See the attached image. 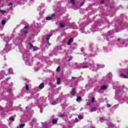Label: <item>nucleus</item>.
<instances>
[{"label": "nucleus", "instance_id": "18", "mask_svg": "<svg viewBox=\"0 0 128 128\" xmlns=\"http://www.w3.org/2000/svg\"><path fill=\"white\" fill-rule=\"evenodd\" d=\"M9 120H12V122H14V118L10 117L9 118Z\"/></svg>", "mask_w": 128, "mask_h": 128}, {"label": "nucleus", "instance_id": "33", "mask_svg": "<svg viewBox=\"0 0 128 128\" xmlns=\"http://www.w3.org/2000/svg\"><path fill=\"white\" fill-rule=\"evenodd\" d=\"M72 79L74 80V78H76L72 76Z\"/></svg>", "mask_w": 128, "mask_h": 128}, {"label": "nucleus", "instance_id": "35", "mask_svg": "<svg viewBox=\"0 0 128 128\" xmlns=\"http://www.w3.org/2000/svg\"><path fill=\"white\" fill-rule=\"evenodd\" d=\"M112 128H114V125L112 126Z\"/></svg>", "mask_w": 128, "mask_h": 128}, {"label": "nucleus", "instance_id": "12", "mask_svg": "<svg viewBox=\"0 0 128 128\" xmlns=\"http://www.w3.org/2000/svg\"><path fill=\"white\" fill-rule=\"evenodd\" d=\"M6 12L4 10H2L0 9V13L4 14H6Z\"/></svg>", "mask_w": 128, "mask_h": 128}, {"label": "nucleus", "instance_id": "13", "mask_svg": "<svg viewBox=\"0 0 128 128\" xmlns=\"http://www.w3.org/2000/svg\"><path fill=\"white\" fill-rule=\"evenodd\" d=\"M80 100H82L81 96H78L76 98V102H80Z\"/></svg>", "mask_w": 128, "mask_h": 128}, {"label": "nucleus", "instance_id": "16", "mask_svg": "<svg viewBox=\"0 0 128 128\" xmlns=\"http://www.w3.org/2000/svg\"><path fill=\"white\" fill-rule=\"evenodd\" d=\"M2 26H4V24H6V20H2Z\"/></svg>", "mask_w": 128, "mask_h": 128}, {"label": "nucleus", "instance_id": "9", "mask_svg": "<svg viewBox=\"0 0 128 128\" xmlns=\"http://www.w3.org/2000/svg\"><path fill=\"white\" fill-rule=\"evenodd\" d=\"M101 88L102 90H106V88H108V86H102V87H101Z\"/></svg>", "mask_w": 128, "mask_h": 128}, {"label": "nucleus", "instance_id": "1", "mask_svg": "<svg viewBox=\"0 0 128 128\" xmlns=\"http://www.w3.org/2000/svg\"><path fill=\"white\" fill-rule=\"evenodd\" d=\"M28 44L30 46V50H33V52H36V50H38V47L34 46L32 43L29 42Z\"/></svg>", "mask_w": 128, "mask_h": 128}, {"label": "nucleus", "instance_id": "2", "mask_svg": "<svg viewBox=\"0 0 128 128\" xmlns=\"http://www.w3.org/2000/svg\"><path fill=\"white\" fill-rule=\"evenodd\" d=\"M52 36V34H50L46 36V40L48 41V44L50 45V42H48V40H50V36Z\"/></svg>", "mask_w": 128, "mask_h": 128}, {"label": "nucleus", "instance_id": "28", "mask_svg": "<svg viewBox=\"0 0 128 128\" xmlns=\"http://www.w3.org/2000/svg\"><path fill=\"white\" fill-rule=\"evenodd\" d=\"M24 34H28V30H24Z\"/></svg>", "mask_w": 128, "mask_h": 128}, {"label": "nucleus", "instance_id": "10", "mask_svg": "<svg viewBox=\"0 0 128 128\" xmlns=\"http://www.w3.org/2000/svg\"><path fill=\"white\" fill-rule=\"evenodd\" d=\"M96 107H93L91 109V112H96Z\"/></svg>", "mask_w": 128, "mask_h": 128}, {"label": "nucleus", "instance_id": "30", "mask_svg": "<svg viewBox=\"0 0 128 128\" xmlns=\"http://www.w3.org/2000/svg\"><path fill=\"white\" fill-rule=\"evenodd\" d=\"M24 28H26V30H28V26H25L24 27Z\"/></svg>", "mask_w": 128, "mask_h": 128}, {"label": "nucleus", "instance_id": "14", "mask_svg": "<svg viewBox=\"0 0 128 128\" xmlns=\"http://www.w3.org/2000/svg\"><path fill=\"white\" fill-rule=\"evenodd\" d=\"M78 118H79V120H82V118H84V116L82 115H78Z\"/></svg>", "mask_w": 128, "mask_h": 128}, {"label": "nucleus", "instance_id": "15", "mask_svg": "<svg viewBox=\"0 0 128 128\" xmlns=\"http://www.w3.org/2000/svg\"><path fill=\"white\" fill-rule=\"evenodd\" d=\"M26 90H30V86H28V84H26Z\"/></svg>", "mask_w": 128, "mask_h": 128}, {"label": "nucleus", "instance_id": "6", "mask_svg": "<svg viewBox=\"0 0 128 128\" xmlns=\"http://www.w3.org/2000/svg\"><path fill=\"white\" fill-rule=\"evenodd\" d=\"M52 122L53 124H56L58 123V120H55V119H53L52 120Z\"/></svg>", "mask_w": 128, "mask_h": 128}, {"label": "nucleus", "instance_id": "21", "mask_svg": "<svg viewBox=\"0 0 128 128\" xmlns=\"http://www.w3.org/2000/svg\"><path fill=\"white\" fill-rule=\"evenodd\" d=\"M71 3L72 4H76V2H74V0H71Z\"/></svg>", "mask_w": 128, "mask_h": 128}, {"label": "nucleus", "instance_id": "8", "mask_svg": "<svg viewBox=\"0 0 128 128\" xmlns=\"http://www.w3.org/2000/svg\"><path fill=\"white\" fill-rule=\"evenodd\" d=\"M60 84V78H57V84Z\"/></svg>", "mask_w": 128, "mask_h": 128}, {"label": "nucleus", "instance_id": "20", "mask_svg": "<svg viewBox=\"0 0 128 128\" xmlns=\"http://www.w3.org/2000/svg\"><path fill=\"white\" fill-rule=\"evenodd\" d=\"M60 66H58L57 68L56 72H60Z\"/></svg>", "mask_w": 128, "mask_h": 128}, {"label": "nucleus", "instance_id": "32", "mask_svg": "<svg viewBox=\"0 0 128 128\" xmlns=\"http://www.w3.org/2000/svg\"><path fill=\"white\" fill-rule=\"evenodd\" d=\"M9 72H10V74H12V70H10V71H9Z\"/></svg>", "mask_w": 128, "mask_h": 128}, {"label": "nucleus", "instance_id": "3", "mask_svg": "<svg viewBox=\"0 0 128 128\" xmlns=\"http://www.w3.org/2000/svg\"><path fill=\"white\" fill-rule=\"evenodd\" d=\"M72 42H74V38H70L69 39V40L68 41V46H70V44H72Z\"/></svg>", "mask_w": 128, "mask_h": 128}, {"label": "nucleus", "instance_id": "34", "mask_svg": "<svg viewBox=\"0 0 128 128\" xmlns=\"http://www.w3.org/2000/svg\"><path fill=\"white\" fill-rule=\"evenodd\" d=\"M52 16H53V17L54 16V15H52Z\"/></svg>", "mask_w": 128, "mask_h": 128}, {"label": "nucleus", "instance_id": "19", "mask_svg": "<svg viewBox=\"0 0 128 128\" xmlns=\"http://www.w3.org/2000/svg\"><path fill=\"white\" fill-rule=\"evenodd\" d=\"M60 27H61L62 28H65L66 26H64V24H60Z\"/></svg>", "mask_w": 128, "mask_h": 128}, {"label": "nucleus", "instance_id": "31", "mask_svg": "<svg viewBox=\"0 0 128 128\" xmlns=\"http://www.w3.org/2000/svg\"><path fill=\"white\" fill-rule=\"evenodd\" d=\"M86 106H90V103L87 102Z\"/></svg>", "mask_w": 128, "mask_h": 128}, {"label": "nucleus", "instance_id": "7", "mask_svg": "<svg viewBox=\"0 0 128 128\" xmlns=\"http://www.w3.org/2000/svg\"><path fill=\"white\" fill-rule=\"evenodd\" d=\"M121 78H128V77H126V76L124 75L123 74H121L120 75Z\"/></svg>", "mask_w": 128, "mask_h": 128}, {"label": "nucleus", "instance_id": "37", "mask_svg": "<svg viewBox=\"0 0 128 128\" xmlns=\"http://www.w3.org/2000/svg\"><path fill=\"white\" fill-rule=\"evenodd\" d=\"M26 108H28V107H26Z\"/></svg>", "mask_w": 128, "mask_h": 128}, {"label": "nucleus", "instance_id": "24", "mask_svg": "<svg viewBox=\"0 0 128 128\" xmlns=\"http://www.w3.org/2000/svg\"><path fill=\"white\" fill-rule=\"evenodd\" d=\"M78 122V118H75L74 122Z\"/></svg>", "mask_w": 128, "mask_h": 128}, {"label": "nucleus", "instance_id": "22", "mask_svg": "<svg viewBox=\"0 0 128 128\" xmlns=\"http://www.w3.org/2000/svg\"><path fill=\"white\" fill-rule=\"evenodd\" d=\"M12 6V3L10 2L8 5L7 6Z\"/></svg>", "mask_w": 128, "mask_h": 128}, {"label": "nucleus", "instance_id": "25", "mask_svg": "<svg viewBox=\"0 0 128 128\" xmlns=\"http://www.w3.org/2000/svg\"><path fill=\"white\" fill-rule=\"evenodd\" d=\"M104 2V1L103 0H102L100 2V4H103Z\"/></svg>", "mask_w": 128, "mask_h": 128}, {"label": "nucleus", "instance_id": "26", "mask_svg": "<svg viewBox=\"0 0 128 128\" xmlns=\"http://www.w3.org/2000/svg\"><path fill=\"white\" fill-rule=\"evenodd\" d=\"M84 2H82L80 3V6H84Z\"/></svg>", "mask_w": 128, "mask_h": 128}, {"label": "nucleus", "instance_id": "11", "mask_svg": "<svg viewBox=\"0 0 128 128\" xmlns=\"http://www.w3.org/2000/svg\"><path fill=\"white\" fill-rule=\"evenodd\" d=\"M26 126V124H21L20 125V128H24V126Z\"/></svg>", "mask_w": 128, "mask_h": 128}, {"label": "nucleus", "instance_id": "17", "mask_svg": "<svg viewBox=\"0 0 128 128\" xmlns=\"http://www.w3.org/2000/svg\"><path fill=\"white\" fill-rule=\"evenodd\" d=\"M52 18V17H46V20H50Z\"/></svg>", "mask_w": 128, "mask_h": 128}, {"label": "nucleus", "instance_id": "4", "mask_svg": "<svg viewBox=\"0 0 128 128\" xmlns=\"http://www.w3.org/2000/svg\"><path fill=\"white\" fill-rule=\"evenodd\" d=\"M44 88V83L40 84L38 86V88H40V90H42Z\"/></svg>", "mask_w": 128, "mask_h": 128}, {"label": "nucleus", "instance_id": "29", "mask_svg": "<svg viewBox=\"0 0 128 128\" xmlns=\"http://www.w3.org/2000/svg\"><path fill=\"white\" fill-rule=\"evenodd\" d=\"M107 107L108 108H110V104H107Z\"/></svg>", "mask_w": 128, "mask_h": 128}, {"label": "nucleus", "instance_id": "23", "mask_svg": "<svg viewBox=\"0 0 128 128\" xmlns=\"http://www.w3.org/2000/svg\"><path fill=\"white\" fill-rule=\"evenodd\" d=\"M82 68H88V66H82Z\"/></svg>", "mask_w": 128, "mask_h": 128}, {"label": "nucleus", "instance_id": "5", "mask_svg": "<svg viewBox=\"0 0 128 128\" xmlns=\"http://www.w3.org/2000/svg\"><path fill=\"white\" fill-rule=\"evenodd\" d=\"M70 94H71L72 96H76V90L72 89V90Z\"/></svg>", "mask_w": 128, "mask_h": 128}, {"label": "nucleus", "instance_id": "36", "mask_svg": "<svg viewBox=\"0 0 128 128\" xmlns=\"http://www.w3.org/2000/svg\"><path fill=\"white\" fill-rule=\"evenodd\" d=\"M118 40H120V38H118Z\"/></svg>", "mask_w": 128, "mask_h": 128}, {"label": "nucleus", "instance_id": "27", "mask_svg": "<svg viewBox=\"0 0 128 128\" xmlns=\"http://www.w3.org/2000/svg\"><path fill=\"white\" fill-rule=\"evenodd\" d=\"M92 102H94V98H92Z\"/></svg>", "mask_w": 128, "mask_h": 128}]
</instances>
